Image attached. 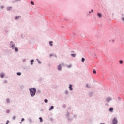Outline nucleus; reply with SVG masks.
<instances>
[{
    "mask_svg": "<svg viewBox=\"0 0 124 124\" xmlns=\"http://www.w3.org/2000/svg\"><path fill=\"white\" fill-rule=\"evenodd\" d=\"M81 62H85V59L83 57L81 58Z\"/></svg>",
    "mask_w": 124,
    "mask_h": 124,
    "instance_id": "32",
    "label": "nucleus"
},
{
    "mask_svg": "<svg viewBox=\"0 0 124 124\" xmlns=\"http://www.w3.org/2000/svg\"><path fill=\"white\" fill-rule=\"evenodd\" d=\"M7 103H10V100L9 99H6Z\"/></svg>",
    "mask_w": 124,
    "mask_h": 124,
    "instance_id": "27",
    "label": "nucleus"
},
{
    "mask_svg": "<svg viewBox=\"0 0 124 124\" xmlns=\"http://www.w3.org/2000/svg\"><path fill=\"white\" fill-rule=\"evenodd\" d=\"M12 50H14V48H15V44H12L11 46Z\"/></svg>",
    "mask_w": 124,
    "mask_h": 124,
    "instance_id": "15",
    "label": "nucleus"
},
{
    "mask_svg": "<svg viewBox=\"0 0 124 124\" xmlns=\"http://www.w3.org/2000/svg\"><path fill=\"white\" fill-rule=\"evenodd\" d=\"M44 102H45V103H48V99H45L44 100Z\"/></svg>",
    "mask_w": 124,
    "mask_h": 124,
    "instance_id": "29",
    "label": "nucleus"
},
{
    "mask_svg": "<svg viewBox=\"0 0 124 124\" xmlns=\"http://www.w3.org/2000/svg\"><path fill=\"white\" fill-rule=\"evenodd\" d=\"M93 10L91 9V12H93Z\"/></svg>",
    "mask_w": 124,
    "mask_h": 124,
    "instance_id": "47",
    "label": "nucleus"
},
{
    "mask_svg": "<svg viewBox=\"0 0 124 124\" xmlns=\"http://www.w3.org/2000/svg\"><path fill=\"white\" fill-rule=\"evenodd\" d=\"M21 18V16H16L15 20H16V21H18V20H19L20 18Z\"/></svg>",
    "mask_w": 124,
    "mask_h": 124,
    "instance_id": "11",
    "label": "nucleus"
},
{
    "mask_svg": "<svg viewBox=\"0 0 124 124\" xmlns=\"http://www.w3.org/2000/svg\"><path fill=\"white\" fill-rule=\"evenodd\" d=\"M29 91L31 97L35 96V93H36V88L35 87L29 88Z\"/></svg>",
    "mask_w": 124,
    "mask_h": 124,
    "instance_id": "1",
    "label": "nucleus"
},
{
    "mask_svg": "<svg viewBox=\"0 0 124 124\" xmlns=\"http://www.w3.org/2000/svg\"><path fill=\"white\" fill-rule=\"evenodd\" d=\"M52 109H54V106H51L49 108V111H52Z\"/></svg>",
    "mask_w": 124,
    "mask_h": 124,
    "instance_id": "14",
    "label": "nucleus"
},
{
    "mask_svg": "<svg viewBox=\"0 0 124 124\" xmlns=\"http://www.w3.org/2000/svg\"><path fill=\"white\" fill-rule=\"evenodd\" d=\"M100 124H105V123H100Z\"/></svg>",
    "mask_w": 124,
    "mask_h": 124,
    "instance_id": "50",
    "label": "nucleus"
},
{
    "mask_svg": "<svg viewBox=\"0 0 124 124\" xmlns=\"http://www.w3.org/2000/svg\"><path fill=\"white\" fill-rule=\"evenodd\" d=\"M24 88H25V86H24V85H21L20 87V88L21 90H23V89H24Z\"/></svg>",
    "mask_w": 124,
    "mask_h": 124,
    "instance_id": "21",
    "label": "nucleus"
},
{
    "mask_svg": "<svg viewBox=\"0 0 124 124\" xmlns=\"http://www.w3.org/2000/svg\"><path fill=\"white\" fill-rule=\"evenodd\" d=\"M6 112L7 113V114H9L10 113V110L7 109Z\"/></svg>",
    "mask_w": 124,
    "mask_h": 124,
    "instance_id": "28",
    "label": "nucleus"
},
{
    "mask_svg": "<svg viewBox=\"0 0 124 124\" xmlns=\"http://www.w3.org/2000/svg\"><path fill=\"white\" fill-rule=\"evenodd\" d=\"M69 93V92L68 91V90H65V94H68Z\"/></svg>",
    "mask_w": 124,
    "mask_h": 124,
    "instance_id": "22",
    "label": "nucleus"
},
{
    "mask_svg": "<svg viewBox=\"0 0 124 124\" xmlns=\"http://www.w3.org/2000/svg\"><path fill=\"white\" fill-rule=\"evenodd\" d=\"M37 93H41V90L39 89H37Z\"/></svg>",
    "mask_w": 124,
    "mask_h": 124,
    "instance_id": "20",
    "label": "nucleus"
},
{
    "mask_svg": "<svg viewBox=\"0 0 124 124\" xmlns=\"http://www.w3.org/2000/svg\"><path fill=\"white\" fill-rule=\"evenodd\" d=\"M20 124H22V121L19 122Z\"/></svg>",
    "mask_w": 124,
    "mask_h": 124,
    "instance_id": "51",
    "label": "nucleus"
},
{
    "mask_svg": "<svg viewBox=\"0 0 124 124\" xmlns=\"http://www.w3.org/2000/svg\"><path fill=\"white\" fill-rule=\"evenodd\" d=\"M123 62H124V61H123V60H120L119 61V63H120V64H123Z\"/></svg>",
    "mask_w": 124,
    "mask_h": 124,
    "instance_id": "30",
    "label": "nucleus"
},
{
    "mask_svg": "<svg viewBox=\"0 0 124 124\" xmlns=\"http://www.w3.org/2000/svg\"><path fill=\"white\" fill-rule=\"evenodd\" d=\"M66 117L69 122H72L73 121V117L71 116V114H70V113L67 112L66 113Z\"/></svg>",
    "mask_w": 124,
    "mask_h": 124,
    "instance_id": "2",
    "label": "nucleus"
},
{
    "mask_svg": "<svg viewBox=\"0 0 124 124\" xmlns=\"http://www.w3.org/2000/svg\"><path fill=\"white\" fill-rule=\"evenodd\" d=\"M68 68H71L72 67V65H69L67 66Z\"/></svg>",
    "mask_w": 124,
    "mask_h": 124,
    "instance_id": "34",
    "label": "nucleus"
},
{
    "mask_svg": "<svg viewBox=\"0 0 124 124\" xmlns=\"http://www.w3.org/2000/svg\"><path fill=\"white\" fill-rule=\"evenodd\" d=\"M12 9V7L10 6V7H7L6 10L7 11H10V10H11Z\"/></svg>",
    "mask_w": 124,
    "mask_h": 124,
    "instance_id": "10",
    "label": "nucleus"
},
{
    "mask_svg": "<svg viewBox=\"0 0 124 124\" xmlns=\"http://www.w3.org/2000/svg\"><path fill=\"white\" fill-rule=\"evenodd\" d=\"M13 120H16V116H13Z\"/></svg>",
    "mask_w": 124,
    "mask_h": 124,
    "instance_id": "40",
    "label": "nucleus"
},
{
    "mask_svg": "<svg viewBox=\"0 0 124 124\" xmlns=\"http://www.w3.org/2000/svg\"><path fill=\"white\" fill-rule=\"evenodd\" d=\"M26 61H27V60H26V59H23L22 60L23 62H26Z\"/></svg>",
    "mask_w": 124,
    "mask_h": 124,
    "instance_id": "37",
    "label": "nucleus"
},
{
    "mask_svg": "<svg viewBox=\"0 0 124 124\" xmlns=\"http://www.w3.org/2000/svg\"><path fill=\"white\" fill-rule=\"evenodd\" d=\"M109 112H110V113H113V111H114V108L112 107H111L109 108Z\"/></svg>",
    "mask_w": 124,
    "mask_h": 124,
    "instance_id": "9",
    "label": "nucleus"
},
{
    "mask_svg": "<svg viewBox=\"0 0 124 124\" xmlns=\"http://www.w3.org/2000/svg\"><path fill=\"white\" fill-rule=\"evenodd\" d=\"M28 121L29 122H30V123H32V120L31 119V118H29Z\"/></svg>",
    "mask_w": 124,
    "mask_h": 124,
    "instance_id": "24",
    "label": "nucleus"
},
{
    "mask_svg": "<svg viewBox=\"0 0 124 124\" xmlns=\"http://www.w3.org/2000/svg\"><path fill=\"white\" fill-rule=\"evenodd\" d=\"M49 45H50V46H53V41H49Z\"/></svg>",
    "mask_w": 124,
    "mask_h": 124,
    "instance_id": "23",
    "label": "nucleus"
},
{
    "mask_svg": "<svg viewBox=\"0 0 124 124\" xmlns=\"http://www.w3.org/2000/svg\"><path fill=\"white\" fill-rule=\"evenodd\" d=\"M57 69L59 71H62V65L60 64L58 66H57Z\"/></svg>",
    "mask_w": 124,
    "mask_h": 124,
    "instance_id": "6",
    "label": "nucleus"
},
{
    "mask_svg": "<svg viewBox=\"0 0 124 124\" xmlns=\"http://www.w3.org/2000/svg\"><path fill=\"white\" fill-rule=\"evenodd\" d=\"M21 0H15L14 2H18V1H20Z\"/></svg>",
    "mask_w": 124,
    "mask_h": 124,
    "instance_id": "36",
    "label": "nucleus"
},
{
    "mask_svg": "<svg viewBox=\"0 0 124 124\" xmlns=\"http://www.w3.org/2000/svg\"><path fill=\"white\" fill-rule=\"evenodd\" d=\"M111 100H113V99L111 98V97H108L106 98V101L107 103H105V105L106 106H109V103H110V102L111 101Z\"/></svg>",
    "mask_w": 124,
    "mask_h": 124,
    "instance_id": "3",
    "label": "nucleus"
},
{
    "mask_svg": "<svg viewBox=\"0 0 124 124\" xmlns=\"http://www.w3.org/2000/svg\"><path fill=\"white\" fill-rule=\"evenodd\" d=\"M17 75H18V76H21L22 75V73L21 72H17L16 73Z\"/></svg>",
    "mask_w": 124,
    "mask_h": 124,
    "instance_id": "19",
    "label": "nucleus"
},
{
    "mask_svg": "<svg viewBox=\"0 0 124 124\" xmlns=\"http://www.w3.org/2000/svg\"><path fill=\"white\" fill-rule=\"evenodd\" d=\"M14 50H15V52H16V53L19 52V49H18V47H15Z\"/></svg>",
    "mask_w": 124,
    "mask_h": 124,
    "instance_id": "12",
    "label": "nucleus"
},
{
    "mask_svg": "<svg viewBox=\"0 0 124 124\" xmlns=\"http://www.w3.org/2000/svg\"><path fill=\"white\" fill-rule=\"evenodd\" d=\"M31 4L32 5H34V2H33V1H31L30 2Z\"/></svg>",
    "mask_w": 124,
    "mask_h": 124,
    "instance_id": "26",
    "label": "nucleus"
},
{
    "mask_svg": "<svg viewBox=\"0 0 124 124\" xmlns=\"http://www.w3.org/2000/svg\"><path fill=\"white\" fill-rule=\"evenodd\" d=\"M36 60L37 62H38V63H39V64H41V62H40V61H39V59H36Z\"/></svg>",
    "mask_w": 124,
    "mask_h": 124,
    "instance_id": "18",
    "label": "nucleus"
},
{
    "mask_svg": "<svg viewBox=\"0 0 124 124\" xmlns=\"http://www.w3.org/2000/svg\"><path fill=\"white\" fill-rule=\"evenodd\" d=\"M0 8H1V9H3V8H4V6H3V5L1 6H0Z\"/></svg>",
    "mask_w": 124,
    "mask_h": 124,
    "instance_id": "39",
    "label": "nucleus"
},
{
    "mask_svg": "<svg viewBox=\"0 0 124 124\" xmlns=\"http://www.w3.org/2000/svg\"><path fill=\"white\" fill-rule=\"evenodd\" d=\"M49 57H50V58H51V57H53V54H50V55H49Z\"/></svg>",
    "mask_w": 124,
    "mask_h": 124,
    "instance_id": "45",
    "label": "nucleus"
},
{
    "mask_svg": "<svg viewBox=\"0 0 124 124\" xmlns=\"http://www.w3.org/2000/svg\"><path fill=\"white\" fill-rule=\"evenodd\" d=\"M71 57H73V58H75V57H76V54L72 53L71 54Z\"/></svg>",
    "mask_w": 124,
    "mask_h": 124,
    "instance_id": "17",
    "label": "nucleus"
},
{
    "mask_svg": "<svg viewBox=\"0 0 124 124\" xmlns=\"http://www.w3.org/2000/svg\"><path fill=\"white\" fill-rule=\"evenodd\" d=\"M12 44H13V41H11V42H10V46H12Z\"/></svg>",
    "mask_w": 124,
    "mask_h": 124,
    "instance_id": "35",
    "label": "nucleus"
},
{
    "mask_svg": "<svg viewBox=\"0 0 124 124\" xmlns=\"http://www.w3.org/2000/svg\"><path fill=\"white\" fill-rule=\"evenodd\" d=\"M94 95V93H93V92H90L88 93V96H89V97H93V96Z\"/></svg>",
    "mask_w": 124,
    "mask_h": 124,
    "instance_id": "4",
    "label": "nucleus"
},
{
    "mask_svg": "<svg viewBox=\"0 0 124 124\" xmlns=\"http://www.w3.org/2000/svg\"><path fill=\"white\" fill-rule=\"evenodd\" d=\"M62 107H63V108H66V105H65V104L63 105Z\"/></svg>",
    "mask_w": 124,
    "mask_h": 124,
    "instance_id": "38",
    "label": "nucleus"
},
{
    "mask_svg": "<svg viewBox=\"0 0 124 124\" xmlns=\"http://www.w3.org/2000/svg\"><path fill=\"white\" fill-rule=\"evenodd\" d=\"M73 86L72 85V84H69V91H73Z\"/></svg>",
    "mask_w": 124,
    "mask_h": 124,
    "instance_id": "7",
    "label": "nucleus"
},
{
    "mask_svg": "<svg viewBox=\"0 0 124 124\" xmlns=\"http://www.w3.org/2000/svg\"><path fill=\"white\" fill-rule=\"evenodd\" d=\"M95 56H96V54H95Z\"/></svg>",
    "mask_w": 124,
    "mask_h": 124,
    "instance_id": "53",
    "label": "nucleus"
},
{
    "mask_svg": "<svg viewBox=\"0 0 124 124\" xmlns=\"http://www.w3.org/2000/svg\"><path fill=\"white\" fill-rule=\"evenodd\" d=\"M93 72L94 74H96V71L95 70L93 69Z\"/></svg>",
    "mask_w": 124,
    "mask_h": 124,
    "instance_id": "33",
    "label": "nucleus"
},
{
    "mask_svg": "<svg viewBox=\"0 0 124 124\" xmlns=\"http://www.w3.org/2000/svg\"><path fill=\"white\" fill-rule=\"evenodd\" d=\"M97 16L98 18H99L100 19H101V18H102V14H101V13H97Z\"/></svg>",
    "mask_w": 124,
    "mask_h": 124,
    "instance_id": "5",
    "label": "nucleus"
},
{
    "mask_svg": "<svg viewBox=\"0 0 124 124\" xmlns=\"http://www.w3.org/2000/svg\"><path fill=\"white\" fill-rule=\"evenodd\" d=\"M4 84H7V80H5L4 81Z\"/></svg>",
    "mask_w": 124,
    "mask_h": 124,
    "instance_id": "43",
    "label": "nucleus"
},
{
    "mask_svg": "<svg viewBox=\"0 0 124 124\" xmlns=\"http://www.w3.org/2000/svg\"><path fill=\"white\" fill-rule=\"evenodd\" d=\"M39 120L41 123H42V122H43V119H42V117H40Z\"/></svg>",
    "mask_w": 124,
    "mask_h": 124,
    "instance_id": "25",
    "label": "nucleus"
},
{
    "mask_svg": "<svg viewBox=\"0 0 124 124\" xmlns=\"http://www.w3.org/2000/svg\"><path fill=\"white\" fill-rule=\"evenodd\" d=\"M73 117H74V118H75V119H76V118H77V117H78V115H77V114H74Z\"/></svg>",
    "mask_w": 124,
    "mask_h": 124,
    "instance_id": "31",
    "label": "nucleus"
},
{
    "mask_svg": "<svg viewBox=\"0 0 124 124\" xmlns=\"http://www.w3.org/2000/svg\"><path fill=\"white\" fill-rule=\"evenodd\" d=\"M0 76L1 78H4V76H5V74L4 73H1L0 74Z\"/></svg>",
    "mask_w": 124,
    "mask_h": 124,
    "instance_id": "8",
    "label": "nucleus"
},
{
    "mask_svg": "<svg viewBox=\"0 0 124 124\" xmlns=\"http://www.w3.org/2000/svg\"><path fill=\"white\" fill-rule=\"evenodd\" d=\"M33 62H34V60H33V59H32V60H31V61H30V64L31 65H33Z\"/></svg>",
    "mask_w": 124,
    "mask_h": 124,
    "instance_id": "13",
    "label": "nucleus"
},
{
    "mask_svg": "<svg viewBox=\"0 0 124 124\" xmlns=\"http://www.w3.org/2000/svg\"><path fill=\"white\" fill-rule=\"evenodd\" d=\"M85 87H86V88H88V89L91 88V86L90 85H89L88 84H86Z\"/></svg>",
    "mask_w": 124,
    "mask_h": 124,
    "instance_id": "16",
    "label": "nucleus"
},
{
    "mask_svg": "<svg viewBox=\"0 0 124 124\" xmlns=\"http://www.w3.org/2000/svg\"><path fill=\"white\" fill-rule=\"evenodd\" d=\"M89 13H90V14H91V13H92V12L89 11Z\"/></svg>",
    "mask_w": 124,
    "mask_h": 124,
    "instance_id": "49",
    "label": "nucleus"
},
{
    "mask_svg": "<svg viewBox=\"0 0 124 124\" xmlns=\"http://www.w3.org/2000/svg\"><path fill=\"white\" fill-rule=\"evenodd\" d=\"M112 42L113 43L115 42V40H112Z\"/></svg>",
    "mask_w": 124,
    "mask_h": 124,
    "instance_id": "46",
    "label": "nucleus"
},
{
    "mask_svg": "<svg viewBox=\"0 0 124 124\" xmlns=\"http://www.w3.org/2000/svg\"><path fill=\"white\" fill-rule=\"evenodd\" d=\"M109 42H111V40L109 41Z\"/></svg>",
    "mask_w": 124,
    "mask_h": 124,
    "instance_id": "52",
    "label": "nucleus"
},
{
    "mask_svg": "<svg viewBox=\"0 0 124 124\" xmlns=\"http://www.w3.org/2000/svg\"><path fill=\"white\" fill-rule=\"evenodd\" d=\"M71 53H74V51H72Z\"/></svg>",
    "mask_w": 124,
    "mask_h": 124,
    "instance_id": "48",
    "label": "nucleus"
},
{
    "mask_svg": "<svg viewBox=\"0 0 124 124\" xmlns=\"http://www.w3.org/2000/svg\"><path fill=\"white\" fill-rule=\"evenodd\" d=\"M24 121H25V119L24 118H22L21 119V122H24Z\"/></svg>",
    "mask_w": 124,
    "mask_h": 124,
    "instance_id": "44",
    "label": "nucleus"
},
{
    "mask_svg": "<svg viewBox=\"0 0 124 124\" xmlns=\"http://www.w3.org/2000/svg\"><path fill=\"white\" fill-rule=\"evenodd\" d=\"M10 123L9 120H7V121H6V124H8V123Z\"/></svg>",
    "mask_w": 124,
    "mask_h": 124,
    "instance_id": "41",
    "label": "nucleus"
},
{
    "mask_svg": "<svg viewBox=\"0 0 124 124\" xmlns=\"http://www.w3.org/2000/svg\"><path fill=\"white\" fill-rule=\"evenodd\" d=\"M118 100H119V101H121V97H118Z\"/></svg>",
    "mask_w": 124,
    "mask_h": 124,
    "instance_id": "42",
    "label": "nucleus"
}]
</instances>
